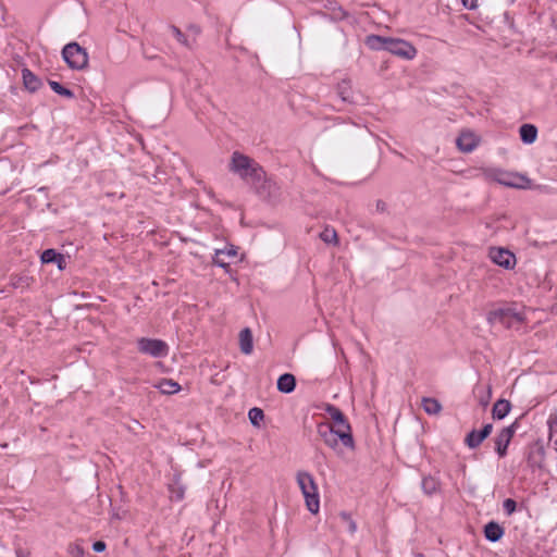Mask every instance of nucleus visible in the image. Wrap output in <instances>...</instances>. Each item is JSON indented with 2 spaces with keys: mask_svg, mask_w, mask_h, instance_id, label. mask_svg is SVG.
Masks as SVG:
<instances>
[{
  "mask_svg": "<svg viewBox=\"0 0 557 557\" xmlns=\"http://www.w3.org/2000/svg\"><path fill=\"white\" fill-rule=\"evenodd\" d=\"M296 481L305 498L307 509L311 513H318L320 509V496L313 476L307 471H298Z\"/></svg>",
  "mask_w": 557,
  "mask_h": 557,
  "instance_id": "nucleus-4",
  "label": "nucleus"
},
{
  "mask_svg": "<svg viewBox=\"0 0 557 557\" xmlns=\"http://www.w3.org/2000/svg\"><path fill=\"white\" fill-rule=\"evenodd\" d=\"M465 8L474 10L478 7V0H461Z\"/></svg>",
  "mask_w": 557,
  "mask_h": 557,
  "instance_id": "nucleus-33",
  "label": "nucleus"
},
{
  "mask_svg": "<svg viewBox=\"0 0 557 557\" xmlns=\"http://www.w3.org/2000/svg\"><path fill=\"white\" fill-rule=\"evenodd\" d=\"M171 497L176 500H182L184 498L185 488L177 482L171 485L170 487Z\"/></svg>",
  "mask_w": 557,
  "mask_h": 557,
  "instance_id": "nucleus-29",
  "label": "nucleus"
},
{
  "mask_svg": "<svg viewBox=\"0 0 557 557\" xmlns=\"http://www.w3.org/2000/svg\"><path fill=\"white\" fill-rule=\"evenodd\" d=\"M484 535L491 542L499 541L504 535V529L496 522L491 521L484 528Z\"/></svg>",
  "mask_w": 557,
  "mask_h": 557,
  "instance_id": "nucleus-15",
  "label": "nucleus"
},
{
  "mask_svg": "<svg viewBox=\"0 0 557 557\" xmlns=\"http://www.w3.org/2000/svg\"><path fill=\"white\" fill-rule=\"evenodd\" d=\"M339 518L345 523L348 532L350 534H355V532L357 531V524L354 521V519L351 518V516L349 513L343 511L339 513Z\"/></svg>",
  "mask_w": 557,
  "mask_h": 557,
  "instance_id": "nucleus-27",
  "label": "nucleus"
},
{
  "mask_svg": "<svg viewBox=\"0 0 557 557\" xmlns=\"http://www.w3.org/2000/svg\"><path fill=\"white\" fill-rule=\"evenodd\" d=\"M248 418L252 425L259 426L264 418V413L260 408L253 407L249 410Z\"/></svg>",
  "mask_w": 557,
  "mask_h": 557,
  "instance_id": "nucleus-25",
  "label": "nucleus"
},
{
  "mask_svg": "<svg viewBox=\"0 0 557 557\" xmlns=\"http://www.w3.org/2000/svg\"><path fill=\"white\" fill-rule=\"evenodd\" d=\"M488 256L494 263L505 269H512L516 264L515 255L505 248L493 247Z\"/></svg>",
  "mask_w": 557,
  "mask_h": 557,
  "instance_id": "nucleus-8",
  "label": "nucleus"
},
{
  "mask_svg": "<svg viewBox=\"0 0 557 557\" xmlns=\"http://www.w3.org/2000/svg\"><path fill=\"white\" fill-rule=\"evenodd\" d=\"M339 95L342 97L343 100H348V96L346 95V90H344V88L342 86H339Z\"/></svg>",
  "mask_w": 557,
  "mask_h": 557,
  "instance_id": "nucleus-37",
  "label": "nucleus"
},
{
  "mask_svg": "<svg viewBox=\"0 0 557 557\" xmlns=\"http://www.w3.org/2000/svg\"><path fill=\"white\" fill-rule=\"evenodd\" d=\"M325 412L333 421V425L320 424L318 433L330 448L337 450L338 444L354 449L355 442L351 434V428L344 413L333 405L325 406Z\"/></svg>",
  "mask_w": 557,
  "mask_h": 557,
  "instance_id": "nucleus-1",
  "label": "nucleus"
},
{
  "mask_svg": "<svg viewBox=\"0 0 557 557\" xmlns=\"http://www.w3.org/2000/svg\"><path fill=\"white\" fill-rule=\"evenodd\" d=\"M157 387L161 391V393L166 395H173L181 389L178 383L168 379H163L162 381H160Z\"/></svg>",
  "mask_w": 557,
  "mask_h": 557,
  "instance_id": "nucleus-20",
  "label": "nucleus"
},
{
  "mask_svg": "<svg viewBox=\"0 0 557 557\" xmlns=\"http://www.w3.org/2000/svg\"><path fill=\"white\" fill-rule=\"evenodd\" d=\"M92 549L97 553H101L106 549V543L102 541H97L94 543Z\"/></svg>",
  "mask_w": 557,
  "mask_h": 557,
  "instance_id": "nucleus-34",
  "label": "nucleus"
},
{
  "mask_svg": "<svg viewBox=\"0 0 557 557\" xmlns=\"http://www.w3.org/2000/svg\"><path fill=\"white\" fill-rule=\"evenodd\" d=\"M49 86L51 87V89L60 95V96H63L65 98H74V94L72 90L63 87L60 83L55 82V81H49Z\"/></svg>",
  "mask_w": 557,
  "mask_h": 557,
  "instance_id": "nucleus-23",
  "label": "nucleus"
},
{
  "mask_svg": "<svg viewBox=\"0 0 557 557\" xmlns=\"http://www.w3.org/2000/svg\"><path fill=\"white\" fill-rule=\"evenodd\" d=\"M479 144V137L471 131H462L456 139L458 149L462 152H471Z\"/></svg>",
  "mask_w": 557,
  "mask_h": 557,
  "instance_id": "nucleus-9",
  "label": "nucleus"
},
{
  "mask_svg": "<svg viewBox=\"0 0 557 557\" xmlns=\"http://www.w3.org/2000/svg\"><path fill=\"white\" fill-rule=\"evenodd\" d=\"M544 455H545V451L542 446H536V447L532 448L531 451L529 453V457H528L529 465L532 468L541 469L544 465Z\"/></svg>",
  "mask_w": 557,
  "mask_h": 557,
  "instance_id": "nucleus-18",
  "label": "nucleus"
},
{
  "mask_svg": "<svg viewBox=\"0 0 557 557\" xmlns=\"http://www.w3.org/2000/svg\"><path fill=\"white\" fill-rule=\"evenodd\" d=\"M11 285L15 288H25L29 285L28 276H11L10 278Z\"/></svg>",
  "mask_w": 557,
  "mask_h": 557,
  "instance_id": "nucleus-28",
  "label": "nucleus"
},
{
  "mask_svg": "<svg viewBox=\"0 0 557 557\" xmlns=\"http://www.w3.org/2000/svg\"><path fill=\"white\" fill-rule=\"evenodd\" d=\"M520 137L524 144H533L537 137V128L532 124H523L520 129Z\"/></svg>",
  "mask_w": 557,
  "mask_h": 557,
  "instance_id": "nucleus-19",
  "label": "nucleus"
},
{
  "mask_svg": "<svg viewBox=\"0 0 557 557\" xmlns=\"http://www.w3.org/2000/svg\"><path fill=\"white\" fill-rule=\"evenodd\" d=\"M505 314V310L504 309H497V310H494V311H491L487 315V320L491 322V323H494L496 322L497 320L502 319L503 315Z\"/></svg>",
  "mask_w": 557,
  "mask_h": 557,
  "instance_id": "nucleus-32",
  "label": "nucleus"
},
{
  "mask_svg": "<svg viewBox=\"0 0 557 557\" xmlns=\"http://www.w3.org/2000/svg\"><path fill=\"white\" fill-rule=\"evenodd\" d=\"M296 386V380L293 374L285 373L282 374L277 380V389L281 393H292L295 389Z\"/></svg>",
  "mask_w": 557,
  "mask_h": 557,
  "instance_id": "nucleus-16",
  "label": "nucleus"
},
{
  "mask_svg": "<svg viewBox=\"0 0 557 557\" xmlns=\"http://www.w3.org/2000/svg\"><path fill=\"white\" fill-rule=\"evenodd\" d=\"M422 407L429 414H437L442 409L441 404L434 398H423Z\"/></svg>",
  "mask_w": 557,
  "mask_h": 557,
  "instance_id": "nucleus-22",
  "label": "nucleus"
},
{
  "mask_svg": "<svg viewBox=\"0 0 557 557\" xmlns=\"http://www.w3.org/2000/svg\"><path fill=\"white\" fill-rule=\"evenodd\" d=\"M22 77L25 88L30 92L37 91L42 85L41 81L28 69L22 71Z\"/></svg>",
  "mask_w": 557,
  "mask_h": 557,
  "instance_id": "nucleus-13",
  "label": "nucleus"
},
{
  "mask_svg": "<svg viewBox=\"0 0 557 557\" xmlns=\"http://www.w3.org/2000/svg\"><path fill=\"white\" fill-rule=\"evenodd\" d=\"M236 256L237 249L235 246L231 245L224 249H216L213 257V262L221 268H226L228 265L227 259H233Z\"/></svg>",
  "mask_w": 557,
  "mask_h": 557,
  "instance_id": "nucleus-12",
  "label": "nucleus"
},
{
  "mask_svg": "<svg viewBox=\"0 0 557 557\" xmlns=\"http://www.w3.org/2000/svg\"><path fill=\"white\" fill-rule=\"evenodd\" d=\"M503 508H504L506 515L510 516L516 511L517 504L513 499L507 498L503 503Z\"/></svg>",
  "mask_w": 557,
  "mask_h": 557,
  "instance_id": "nucleus-31",
  "label": "nucleus"
},
{
  "mask_svg": "<svg viewBox=\"0 0 557 557\" xmlns=\"http://www.w3.org/2000/svg\"><path fill=\"white\" fill-rule=\"evenodd\" d=\"M137 347L141 354L153 358H162L169 354L168 344L157 338L141 337L137 339Z\"/></svg>",
  "mask_w": 557,
  "mask_h": 557,
  "instance_id": "nucleus-6",
  "label": "nucleus"
},
{
  "mask_svg": "<svg viewBox=\"0 0 557 557\" xmlns=\"http://www.w3.org/2000/svg\"><path fill=\"white\" fill-rule=\"evenodd\" d=\"M320 238L326 244H337V234L334 228L325 227L320 233Z\"/></svg>",
  "mask_w": 557,
  "mask_h": 557,
  "instance_id": "nucleus-24",
  "label": "nucleus"
},
{
  "mask_svg": "<svg viewBox=\"0 0 557 557\" xmlns=\"http://www.w3.org/2000/svg\"><path fill=\"white\" fill-rule=\"evenodd\" d=\"M239 346L240 350L245 355H250L253 349L252 333L250 329L246 327L239 333Z\"/></svg>",
  "mask_w": 557,
  "mask_h": 557,
  "instance_id": "nucleus-14",
  "label": "nucleus"
},
{
  "mask_svg": "<svg viewBox=\"0 0 557 557\" xmlns=\"http://www.w3.org/2000/svg\"><path fill=\"white\" fill-rule=\"evenodd\" d=\"M62 57L66 64L73 70H83L88 64V53L77 42H70L64 46Z\"/></svg>",
  "mask_w": 557,
  "mask_h": 557,
  "instance_id": "nucleus-5",
  "label": "nucleus"
},
{
  "mask_svg": "<svg viewBox=\"0 0 557 557\" xmlns=\"http://www.w3.org/2000/svg\"><path fill=\"white\" fill-rule=\"evenodd\" d=\"M422 490L425 494L432 495L440 488V482L433 476H424L421 482Z\"/></svg>",
  "mask_w": 557,
  "mask_h": 557,
  "instance_id": "nucleus-21",
  "label": "nucleus"
},
{
  "mask_svg": "<svg viewBox=\"0 0 557 557\" xmlns=\"http://www.w3.org/2000/svg\"><path fill=\"white\" fill-rule=\"evenodd\" d=\"M511 405L507 399H498L492 410V414L494 419L502 420L504 419L510 411Z\"/></svg>",
  "mask_w": 557,
  "mask_h": 557,
  "instance_id": "nucleus-17",
  "label": "nucleus"
},
{
  "mask_svg": "<svg viewBox=\"0 0 557 557\" xmlns=\"http://www.w3.org/2000/svg\"><path fill=\"white\" fill-rule=\"evenodd\" d=\"M54 263H57L58 268L60 270H63L65 268V258L63 255H59V257L57 258V260L54 261Z\"/></svg>",
  "mask_w": 557,
  "mask_h": 557,
  "instance_id": "nucleus-35",
  "label": "nucleus"
},
{
  "mask_svg": "<svg viewBox=\"0 0 557 557\" xmlns=\"http://www.w3.org/2000/svg\"><path fill=\"white\" fill-rule=\"evenodd\" d=\"M230 170L251 184L264 178L262 168L249 157L237 151L232 154Z\"/></svg>",
  "mask_w": 557,
  "mask_h": 557,
  "instance_id": "nucleus-3",
  "label": "nucleus"
},
{
  "mask_svg": "<svg viewBox=\"0 0 557 557\" xmlns=\"http://www.w3.org/2000/svg\"><path fill=\"white\" fill-rule=\"evenodd\" d=\"M493 180L500 185L512 188H528L531 181L520 173L496 170L493 173Z\"/></svg>",
  "mask_w": 557,
  "mask_h": 557,
  "instance_id": "nucleus-7",
  "label": "nucleus"
},
{
  "mask_svg": "<svg viewBox=\"0 0 557 557\" xmlns=\"http://www.w3.org/2000/svg\"><path fill=\"white\" fill-rule=\"evenodd\" d=\"M513 428L508 426L504 428L496 436L495 438V449L499 457H504L507 451V447L513 436Z\"/></svg>",
  "mask_w": 557,
  "mask_h": 557,
  "instance_id": "nucleus-10",
  "label": "nucleus"
},
{
  "mask_svg": "<svg viewBox=\"0 0 557 557\" xmlns=\"http://www.w3.org/2000/svg\"><path fill=\"white\" fill-rule=\"evenodd\" d=\"M170 30L172 33V35L175 37V39L183 46L185 47H188L190 48L191 47V41L187 38V36L185 34H183L181 32L180 28H177L176 26H171L170 27Z\"/></svg>",
  "mask_w": 557,
  "mask_h": 557,
  "instance_id": "nucleus-26",
  "label": "nucleus"
},
{
  "mask_svg": "<svg viewBox=\"0 0 557 557\" xmlns=\"http://www.w3.org/2000/svg\"><path fill=\"white\" fill-rule=\"evenodd\" d=\"M486 389H487V395H486V397H484V398H481V399H480V404H481L482 406H484V407H485V406H487L488 400H490V397H491V387L488 386Z\"/></svg>",
  "mask_w": 557,
  "mask_h": 557,
  "instance_id": "nucleus-36",
  "label": "nucleus"
},
{
  "mask_svg": "<svg viewBox=\"0 0 557 557\" xmlns=\"http://www.w3.org/2000/svg\"><path fill=\"white\" fill-rule=\"evenodd\" d=\"M493 425L485 424L481 431L472 430L465 442L470 448H476L492 432Z\"/></svg>",
  "mask_w": 557,
  "mask_h": 557,
  "instance_id": "nucleus-11",
  "label": "nucleus"
},
{
  "mask_svg": "<svg viewBox=\"0 0 557 557\" xmlns=\"http://www.w3.org/2000/svg\"><path fill=\"white\" fill-rule=\"evenodd\" d=\"M60 253H58L54 249H46L42 253H41V262L42 263H52L57 260V258L59 257Z\"/></svg>",
  "mask_w": 557,
  "mask_h": 557,
  "instance_id": "nucleus-30",
  "label": "nucleus"
},
{
  "mask_svg": "<svg viewBox=\"0 0 557 557\" xmlns=\"http://www.w3.org/2000/svg\"><path fill=\"white\" fill-rule=\"evenodd\" d=\"M366 45L372 50H385L405 60L414 59L418 52L410 42L394 37L370 35L366 38Z\"/></svg>",
  "mask_w": 557,
  "mask_h": 557,
  "instance_id": "nucleus-2",
  "label": "nucleus"
}]
</instances>
